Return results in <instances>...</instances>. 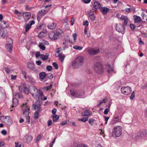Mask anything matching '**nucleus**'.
<instances>
[{
	"instance_id": "obj_1",
	"label": "nucleus",
	"mask_w": 147,
	"mask_h": 147,
	"mask_svg": "<svg viewBox=\"0 0 147 147\" xmlns=\"http://www.w3.org/2000/svg\"><path fill=\"white\" fill-rule=\"evenodd\" d=\"M29 92L32 96L36 100L40 99L45 100L47 99V98L43 96L42 92L40 90L37 89L35 86H31L30 88Z\"/></svg>"
},
{
	"instance_id": "obj_2",
	"label": "nucleus",
	"mask_w": 147,
	"mask_h": 147,
	"mask_svg": "<svg viewBox=\"0 0 147 147\" xmlns=\"http://www.w3.org/2000/svg\"><path fill=\"white\" fill-rule=\"evenodd\" d=\"M84 63V58L80 56L76 57L74 61H72L71 65L73 68L78 69L82 66Z\"/></svg>"
},
{
	"instance_id": "obj_3",
	"label": "nucleus",
	"mask_w": 147,
	"mask_h": 147,
	"mask_svg": "<svg viewBox=\"0 0 147 147\" xmlns=\"http://www.w3.org/2000/svg\"><path fill=\"white\" fill-rule=\"evenodd\" d=\"M22 108L24 110L23 115L24 116L26 117V121L28 123H30V117L28 115L29 113V107L26 105V103L23 104L22 106Z\"/></svg>"
},
{
	"instance_id": "obj_4",
	"label": "nucleus",
	"mask_w": 147,
	"mask_h": 147,
	"mask_svg": "<svg viewBox=\"0 0 147 147\" xmlns=\"http://www.w3.org/2000/svg\"><path fill=\"white\" fill-rule=\"evenodd\" d=\"M71 95L75 97L84 98L85 97V93L84 91L81 90L76 91V90L70 91Z\"/></svg>"
},
{
	"instance_id": "obj_5",
	"label": "nucleus",
	"mask_w": 147,
	"mask_h": 147,
	"mask_svg": "<svg viewBox=\"0 0 147 147\" xmlns=\"http://www.w3.org/2000/svg\"><path fill=\"white\" fill-rule=\"evenodd\" d=\"M13 96L15 97L14 98H13V105L12 106V107H16L18 104V100L16 98V97L20 99L22 98L23 97V96L21 94L16 92H15L13 94Z\"/></svg>"
},
{
	"instance_id": "obj_6",
	"label": "nucleus",
	"mask_w": 147,
	"mask_h": 147,
	"mask_svg": "<svg viewBox=\"0 0 147 147\" xmlns=\"http://www.w3.org/2000/svg\"><path fill=\"white\" fill-rule=\"evenodd\" d=\"M122 128L120 126L115 127L113 130V134L115 137H118L121 136L122 133Z\"/></svg>"
},
{
	"instance_id": "obj_7",
	"label": "nucleus",
	"mask_w": 147,
	"mask_h": 147,
	"mask_svg": "<svg viewBox=\"0 0 147 147\" xmlns=\"http://www.w3.org/2000/svg\"><path fill=\"white\" fill-rule=\"evenodd\" d=\"M85 51L90 55H94L100 52L98 49H96L88 47L86 48Z\"/></svg>"
},
{
	"instance_id": "obj_8",
	"label": "nucleus",
	"mask_w": 147,
	"mask_h": 147,
	"mask_svg": "<svg viewBox=\"0 0 147 147\" xmlns=\"http://www.w3.org/2000/svg\"><path fill=\"white\" fill-rule=\"evenodd\" d=\"M94 69L96 73L99 74L102 73L104 71L103 66L99 63H97L95 65Z\"/></svg>"
},
{
	"instance_id": "obj_9",
	"label": "nucleus",
	"mask_w": 147,
	"mask_h": 147,
	"mask_svg": "<svg viewBox=\"0 0 147 147\" xmlns=\"http://www.w3.org/2000/svg\"><path fill=\"white\" fill-rule=\"evenodd\" d=\"M1 119L2 122H4L8 125L11 124L12 121L9 116H1Z\"/></svg>"
},
{
	"instance_id": "obj_10",
	"label": "nucleus",
	"mask_w": 147,
	"mask_h": 147,
	"mask_svg": "<svg viewBox=\"0 0 147 147\" xmlns=\"http://www.w3.org/2000/svg\"><path fill=\"white\" fill-rule=\"evenodd\" d=\"M121 91L123 94L125 95H128L131 93L132 90L131 87L127 86L122 87L121 88Z\"/></svg>"
},
{
	"instance_id": "obj_11",
	"label": "nucleus",
	"mask_w": 147,
	"mask_h": 147,
	"mask_svg": "<svg viewBox=\"0 0 147 147\" xmlns=\"http://www.w3.org/2000/svg\"><path fill=\"white\" fill-rule=\"evenodd\" d=\"M13 40L11 38H8L7 40V43L6 48L9 52L12 51Z\"/></svg>"
},
{
	"instance_id": "obj_12",
	"label": "nucleus",
	"mask_w": 147,
	"mask_h": 147,
	"mask_svg": "<svg viewBox=\"0 0 147 147\" xmlns=\"http://www.w3.org/2000/svg\"><path fill=\"white\" fill-rule=\"evenodd\" d=\"M19 90L21 92L24 91L25 93L27 94L28 93L29 91L26 88V86L25 83H22L19 87Z\"/></svg>"
},
{
	"instance_id": "obj_13",
	"label": "nucleus",
	"mask_w": 147,
	"mask_h": 147,
	"mask_svg": "<svg viewBox=\"0 0 147 147\" xmlns=\"http://www.w3.org/2000/svg\"><path fill=\"white\" fill-rule=\"evenodd\" d=\"M120 19L121 20H124V22L122 25V29L124 30L125 29V26L127 24L129 19L126 16L124 15L120 17Z\"/></svg>"
},
{
	"instance_id": "obj_14",
	"label": "nucleus",
	"mask_w": 147,
	"mask_h": 147,
	"mask_svg": "<svg viewBox=\"0 0 147 147\" xmlns=\"http://www.w3.org/2000/svg\"><path fill=\"white\" fill-rule=\"evenodd\" d=\"M32 137L30 134L26 135L24 137L23 140L25 142L27 143H30L32 140Z\"/></svg>"
},
{
	"instance_id": "obj_15",
	"label": "nucleus",
	"mask_w": 147,
	"mask_h": 147,
	"mask_svg": "<svg viewBox=\"0 0 147 147\" xmlns=\"http://www.w3.org/2000/svg\"><path fill=\"white\" fill-rule=\"evenodd\" d=\"M23 16L25 21H27L31 17V14L29 12H24L23 14Z\"/></svg>"
},
{
	"instance_id": "obj_16",
	"label": "nucleus",
	"mask_w": 147,
	"mask_h": 147,
	"mask_svg": "<svg viewBox=\"0 0 147 147\" xmlns=\"http://www.w3.org/2000/svg\"><path fill=\"white\" fill-rule=\"evenodd\" d=\"M35 23L34 21H30L29 24L27 25L25 27L26 32H27L30 28L32 25L34 24Z\"/></svg>"
},
{
	"instance_id": "obj_17",
	"label": "nucleus",
	"mask_w": 147,
	"mask_h": 147,
	"mask_svg": "<svg viewBox=\"0 0 147 147\" xmlns=\"http://www.w3.org/2000/svg\"><path fill=\"white\" fill-rule=\"evenodd\" d=\"M106 69L109 74H111L113 71V69L112 68L111 65L109 64L106 65Z\"/></svg>"
},
{
	"instance_id": "obj_18",
	"label": "nucleus",
	"mask_w": 147,
	"mask_h": 147,
	"mask_svg": "<svg viewBox=\"0 0 147 147\" xmlns=\"http://www.w3.org/2000/svg\"><path fill=\"white\" fill-rule=\"evenodd\" d=\"M120 121V120L119 119V117L118 116H116L114 117V119L112 120L111 123L112 124H114L119 122Z\"/></svg>"
},
{
	"instance_id": "obj_19",
	"label": "nucleus",
	"mask_w": 147,
	"mask_h": 147,
	"mask_svg": "<svg viewBox=\"0 0 147 147\" xmlns=\"http://www.w3.org/2000/svg\"><path fill=\"white\" fill-rule=\"evenodd\" d=\"M56 26V24L54 22L49 23L47 25L48 27L51 30L55 28Z\"/></svg>"
},
{
	"instance_id": "obj_20",
	"label": "nucleus",
	"mask_w": 147,
	"mask_h": 147,
	"mask_svg": "<svg viewBox=\"0 0 147 147\" xmlns=\"http://www.w3.org/2000/svg\"><path fill=\"white\" fill-rule=\"evenodd\" d=\"M100 9L104 15H105L107 14L109 9L106 7H101L100 8Z\"/></svg>"
},
{
	"instance_id": "obj_21",
	"label": "nucleus",
	"mask_w": 147,
	"mask_h": 147,
	"mask_svg": "<svg viewBox=\"0 0 147 147\" xmlns=\"http://www.w3.org/2000/svg\"><path fill=\"white\" fill-rule=\"evenodd\" d=\"M91 113V112L88 110H86L84 112L82 113L81 115L82 116H87V117L90 116Z\"/></svg>"
},
{
	"instance_id": "obj_22",
	"label": "nucleus",
	"mask_w": 147,
	"mask_h": 147,
	"mask_svg": "<svg viewBox=\"0 0 147 147\" xmlns=\"http://www.w3.org/2000/svg\"><path fill=\"white\" fill-rule=\"evenodd\" d=\"M38 102L36 103V105H33V107L35 109H36L37 111H38L40 112L41 109L40 107V104L38 103Z\"/></svg>"
},
{
	"instance_id": "obj_23",
	"label": "nucleus",
	"mask_w": 147,
	"mask_h": 147,
	"mask_svg": "<svg viewBox=\"0 0 147 147\" xmlns=\"http://www.w3.org/2000/svg\"><path fill=\"white\" fill-rule=\"evenodd\" d=\"M134 20L135 23H139L141 20V18H140V17L137 16H134Z\"/></svg>"
},
{
	"instance_id": "obj_24",
	"label": "nucleus",
	"mask_w": 147,
	"mask_h": 147,
	"mask_svg": "<svg viewBox=\"0 0 147 147\" xmlns=\"http://www.w3.org/2000/svg\"><path fill=\"white\" fill-rule=\"evenodd\" d=\"M94 7L95 9H98L100 8V5L98 1H95L94 3Z\"/></svg>"
},
{
	"instance_id": "obj_25",
	"label": "nucleus",
	"mask_w": 147,
	"mask_h": 147,
	"mask_svg": "<svg viewBox=\"0 0 147 147\" xmlns=\"http://www.w3.org/2000/svg\"><path fill=\"white\" fill-rule=\"evenodd\" d=\"M27 65L28 67L31 69H34L35 68L34 65V63H28Z\"/></svg>"
},
{
	"instance_id": "obj_26",
	"label": "nucleus",
	"mask_w": 147,
	"mask_h": 147,
	"mask_svg": "<svg viewBox=\"0 0 147 147\" xmlns=\"http://www.w3.org/2000/svg\"><path fill=\"white\" fill-rule=\"evenodd\" d=\"M116 30L119 32H121L122 30L121 28H122V26L120 24H117L116 26Z\"/></svg>"
},
{
	"instance_id": "obj_27",
	"label": "nucleus",
	"mask_w": 147,
	"mask_h": 147,
	"mask_svg": "<svg viewBox=\"0 0 147 147\" xmlns=\"http://www.w3.org/2000/svg\"><path fill=\"white\" fill-rule=\"evenodd\" d=\"M1 26L2 28H5L8 26L7 22L5 21H3L1 22Z\"/></svg>"
},
{
	"instance_id": "obj_28",
	"label": "nucleus",
	"mask_w": 147,
	"mask_h": 147,
	"mask_svg": "<svg viewBox=\"0 0 147 147\" xmlns=\"http://www.w3.org/2000/svg\"><path fill=\"white\" fill-rule=\"evenodd\" d=\"M3 29L0 28V37L4 38L5 36V34H4Z\"/></svg>"
},
{
	"instance_id": "obj_29",
	"label": "nucleus",
	"mask_w": 147,
	"mask_h": 147,
	"mask_svg": "<svg viewBox=\"0 0 147 147\" xmlns=\"http://www.w3.org/2000/svg\"><path fill=\"white\" fill-rule=\"evenodd\" d=\"M49 55H44L41 54L40 57L43 60L45 61L48 59Z\"/></svg>"
},
{
	"instance_id": "obj_30",
	"label": "nucleus",
	"mask_w": 147,
	"mask_h": 147,
	"mask_svg": "<svg viewBox=\"0 0 147 147\" xmlns=\"http://www.w3.org/2000/svg\"><path fill=\"white\" fill-rule=\"evenodd\" d=\"M58 56H59L60 61L63 62L65 57V55L64 54H61L60 55H58Z\"/></svg>"
},
{
	"instance_id": "obj_31",
	"label": "nucleus",
	"mask_w": 147,
	"mask_h": 147,
	"mask_svg": "<svg viewBox=\"0 0 147 147\" xmlns=\"http://www.w3.org/2000/svg\"><path fill=\"white\" fill-rule=\"evenodd\" d=\"M46 76V74L45 73L42 72L40 73L39 74V77L41 79L43 80Z\"/></svg>"
},
{
	"instance_id": "obj_32",
	"label": "nucleus",
	"mask_w": 147,
	"mask_h": 147,
	"mask_svg": "<svg viewBox=\"0 0 147 147\" xmlns=\"http://www.w3.org/2000/svg\"><path fill=\"white\" fill-rule=\"evenodd\" d=\"M63 31L60 29H58L57 31L55 32V34L58 36H59L61 35L63 33Z\"/></svg>"
},
{
	"instance_id": "obj_33",
	"label": "nucleus",
	"mask_w": 147,
	"mask_h": 147,
	"mask_svg": "<svg viewBox=\"0 0 147 147\" xmlns=\"http://www.w3.org/2000/svg\"><path fill=\"white\" fill-rule=\"evenodd\" d=\"M45 33L43 32H41L38 34V36L40 38H42L45 36Z\"/></svg>"
},
{
	"instance_id": "obj_34",
	"label": "nucleus",
	"mask_w": 147,
	"mask_h": 147,
	"mask_svg": "<svg viewBox=\"0 0 147 147\" xmlns=\"http://www.w3.org/2000/svg\"><path fill=\"white\" fill-rule=\"evenodd\" d=\"M39 47L40 49L43 51L45 49V47L44 46L43 43H40L39 45Z\"/></svg>"
},
{
	"instance_id": "obj_35",
	"label": "nucleus",
	"mask_w": 147,
	"mask_h": 147,
	"mask_svg": "<svg viewBox=\"0 0 147 147\" xmlns=\"http://www.w3.org/2000/svg\"><path fill=\"white\" fill-rule=\"evenodd\" d=\"M39 111H37L34 113V118L35 119H37L38 118L39 113Z\"/></svg>"
},
{
	"instance_id": "obj_36",
	"label": "nucleus",
	"mask_w": 147,
	"mask_h": 147,
	"mask_svg": "<svg viewBox=\"0 0 147 147\" xmlns=\"http://www.w3.org/2000/svg\"><path fill=\"white\" fill-rule=\"evenodd\" d=\"M73 48L76 49L81 50L83 49V47H82L78 45H75L73 47Z\"/></svg>"
},
{
	"instance_id": "obj_37",
	"label": "nucleus",
	"mask_w": 147,
	"mask_h": 147,
	"mask_svg": "<svg viewBox=\"0 0 147 147\" xmlns=\"http://www.w3.org/2000/svg\"><path fill=\"white\" fill-rule=\"evenodd\" d=\"M88 119V117H86L81 119H78V120L80 121H82L83 122H85L87 121Z\"/></svg>"
},
{
	"instance_id": "obj_38",
	"label": "nucleus",
	"mask_w": 147,
	"mask_h": 147,
	"mask_svg": "<svg viewBox=\"0 0 147 147\" xmlns=\"http://www.w3.org/2000/svg\"><path fill=\"white\" fill-rule=\"evenodd\" d=\"M59 117L57 115H55L53 116V119L54 122L56 121L59 119Z\"/></svg>"
},
{
	"instance_id": "obj_39",
	"label": "nucleus",
	"mask_w": 147,
	"mask_h": 147,
	"mask_svg": "<svg viewBox=\"0 0 147 147\" xmlns=\"http://www.w3.org/2000/svg\"><path fill=\"white\" fill-rule=\"evenodd\" d=\"M49 38L52 39L54 40V32H51L49 35Z\"/></svg>"
},
{
	"instance_id": "obj_40",
	"label": "nucleus",
	"mask_w": 147,
	"mask_h": 147,
	"mask_svg": "<svg viewBox=\"0 0 147 147\" xmlns=\"http://www.w3.org/2000/svg\"><path fill=\"white\" fill-rule=\"evenodd\" d=\"M39 14L40 16H44L46 14V11L45 10H42L39 11Z\"/></svg>"
},
{
	"instance_id": "obj_41",
	"label": "nucleus",
	"mask_w": 147,
	"mask_h": 147,
	"mask_svg": "<svg viewBox=\"0 0 147 147\" xmlns=\"http://www.w3.org/2000/svg\"><path fill=\"white\" fill-rule=\"evenodd\" d=\"M27 78L28 79V80L31 82H34V80L33 79V78L30 76H28Z\"/></svg>"
},
{
	"instance_id": "obj_42",
	"label": "nucleus",
	"mask_w": 147,
	"mask_h": 147,
	"mask_svg": "<svg viewBox=\"0 0 147 147\" xmlns=\"http://www.w3.org/2000/svg\"><path fill=\"white\" fill-rule=\"evenodd\" d=\"M95 121V120L93 119H89L88 122L90 124L91 126H92L93 125L94 122Z\"/></svg>"
},
{
	"instance_id": "obj_43",
	"label": "nucleus",
	"mask_w": 147,
	"mask_h": 147,
	"mask_svg": "<svg viewBox=\"0 0 147 147\" xmlns=\"http://www.w3.org/2000/svg\"><path fill=\"white\" fill-rule=\"evenodd\" d=\"M47 77L49 78L50 79H52L53 78L52 74L51 73H49L46 75Z\"/></svg>"
},
{
	"instance_id": "obj_44",
	"label": "nucleus",
	"mask_w": 147,
	"mask_h": 147,
	"mask_svg": "<svg viewBox=\"0 0 147 147\" xmlns=\"http://www.w3.org/2000/svg\"><path fill=\"white\" fill-rule=\"evenodd\" d=\"M135 97V95L134 92L133 91L132 92L131 96L130 97V98L131 100H133Z\"/></svg>"
},
{
	"instance_id": "obj_45",
	"label": "nucleus",
	"mask_w": 147,
	"mask_h": 147,
	"mask_svg": "<svg viewBox=\"0 0 147 147\" xmlns=\"http://www.w3.org/2000/svg\"><path fill=\"white\" fill-rule=\"evenodd\" d=\"M91 20L94 21L95 20V16L94 15L89 16Z\"/></svg>"
},
{
	"instance_id": "obj_46",
	"label": "nucleus",
	"mask_w": 147,
	"mask_h": 147,
	"mask_svg": "<svg viewBox=\"0 0 147 147\" xmlns=\"http://www.w3.org/2000/svg\"><path fill=\"white\" fill-rule=\"evenodd\" d=\"M74 40V42H76V38L77 37V34L76 33L73 34H72Z\"/></svg>"
},
{
	"instance_id": "obj_47",
	"label": "nucleus",
	"mask_w": 147,
	"mask_h": 147,
	"mask_svg": "<svg viewBox=\"0 0 147 147\" xmlns=\"http://www.w3.org/2000/svg\"><path fill=\"white\" fill-rule=\"evenodd\" d=\"M109 111V108H107L105 110L104 113L105 115H107L108 113V112Z\"/></svg>"
},
{
	"instance_id": "obj_48",
	"label": "nucleus",
	"mask_w": 147,
	"mask_h": 147,
	"mask_svg": "<svg viewBox=\"0 0 147 147\" xmlns=\"http://www.w3.org/2000/svg\"><path fill=\"white\" fill-rule=\"evenodd\" d=\"M1 133L4 136L6 135L7 134L6 131L4 129L2 130L1 132Z\"/></svg>"
},
{
	"instance_id": "obj_49",
	"label": "nucleus",
	"mask_w": 147,
	"mask_h": 147,
	"mask_svg": "<svg viewBox=\"0 0 147 147\" xmlns=\"http://www.w3.org/2000/svg\"><path fill=\"white\" fill-rule=\"evenodd\" d=\"M76 147H87V146L84 144H80L78 145Z\"/></svg>"
},
{
	"instance_id": "obj_50",
	"label": "nucleus",
	"mask_w": 147,
	"mask_h": 147,
	"mask_svg": "<svg viewBox=\"0 0 147 147\" xmlns=\"http://www.w3.org/2000/svg\"><path fill=\"white\" fill-rule=\"evenodd\" d=\"M14 12L15 14L17 15L22 14V13L21 12H19L18 10L16 9L15 10Z\"/></svg>"
},
{
	"instance_id": "obj_51",
	"label": "nucleus",
	"mask_w": 147,
	"mask_h": 147,
	"mask_svg": "<svg viewBox=\"0 0 147 147\" xmlns=\"http://www.w3.org/2000/svg\"><path fill=\"white\" fill-rule=\"evenodd\" d=\"M46 69L48 71H50L52 69V67L51 66H47Z\"/></svg>"
},
{
	"instance_id": "obj_52",
	"label": "nucleus",
	"mask_w": 147,
	"mask_h": 147,
	"mask_svg": "<svg viewBox=\"0 0 147 147\" xmlns=\"http://www.w3.org/2000/svg\"><path fill=\"white\" fill-rule=\"evenodd\" d=\"M53 65L56 69H58V66L57 64L55 63H53Z\"/></svg>"
},
{
	"instance_id": "obj_53",
	"label": "nucleus",
	"mask_w": 147,
	"mask_h": 147,
	"mask_svg": "<svg viewBox=\"0 0 147 147\" xmlns=\"http://www.w3.org/2000/svg\"><path fill=\"white\" fill-rule=\"evenodd\" d=\"M22 145L20 143H15V147H21Z\"/></svg>"
},
{
	"instance_id": "obj_54",
	"label": "nucleus",
	"mask_w": 147,
	"mask_h": 147,
	"mask_svg": "<svg viewBox=\"0 0 147 147\" xmlns=\"http://www.w3.org/2000/svg\"><path fill=\"white\" fill-rule=\"evenodd\" d=\"M104 117L105 118V124H106L107 123V122L109 118V117H106L105 116H104Z\"/></svg>"
},
{
	"instance_id": "obj_55",
	"label": "nucleus",
	"mask_w": 147,
	"mask_h": 147,
	"mask_svg": "<svg viewBox=\"0 0 147 147\" xmlns=\"http://www.w3.org/2000/svg\"><path fill=\"white\" fill-rule=\"evenodd\" d=\"M71 20L70 21V22L71 24L72 25H74V18H71Z\"/></svg>"
},
{
	"instance_id": "obj_56",
	"label": "nucleus",
	"mask_w": 147,
	"mask_h": 147,
	"mask_svg": "<svg viewBox=\"0 0 147 147\" xmlns=\"http://www.w3.org/2000/svg\"><path fill=\"white\" fill-rule=\"evenodd\" d=\"M56 137H55V138H54V140H53V141L50 144V147H52L53 146L54 143L55 142V140H56Z\"/></svg>"
},
{
	"instance_id": "obj_57",
	"label": "nucleus",
	"mask_w": 147,
	"mask_h": 147,
	"mask_svg": "<svg viewBox=\"0 0 147 147\" xmlns=\"http://www.w3.org/2000/svg\"><path fill=\"white\" fill-rule=\"evenodd\" d=\"M88 14L89 15V16H92L94 15V12L92 11H90L88 12Z\"/></svg>"
},
{
	"instance_id": "obj_58",
	"label": "nucleus",
	"mask_w": 147,
	"mask_h": 147,
	"mask_svg": "<svg viewBox=\"0 0 147 147\" xmlns=\"http://www.w3.org/2000/svg\"><path fill=\"white\" fill-rule=\"evenodd\" d=\"M125 11L128 13L131 12V9L130 8H126L125 9Z\"/></svg>"
},
{
	"instance_id": "obj_59",
	"label": "nucleus",
	"mask_w": 147,
	"mask_h": 147,
	"mask_svg": "<svg viewBox=\"0 0 147 147\" xmlns=\"http://www.w3.org/2000/svg\"><path fill=\"white\" fill-rule=\"evenodd\" d=\"M67 122L66 121H64L61 122L60 124L62 125H63L66 124Z\"/></svg>"
},
{
	"instance_id": "obj_60",
	"label": "nucleus",
	"mask_w": 147,
	"mask_h": 147,
	"mask_svg": "<svg viewBox=\"0 0 147 147\" xmlns=\"http://www.w3.org/2000/svg\"><path fill=\"white\" fill-rule=\"evenodd\" d=\"M48 124L47 125L48 126H50L52 124V121L51 120H49L47 122Z\"/></svg>"
},
{
	"instance_id": "obj_61",
	"label": "nucleus",
	"mask_w": 147,
	"mask_h": 147,
	"mask_svg": "<svg viewBox=\"0 0 147 147\" xmlns=\"http://www.w3.org/2000/svg\"><path fill=\"white\" fill-rule=\"evenodd\" d=\"M40 53L39 52H37L35 54V56L36 57H38L39 56H40Z\"/></svg>"
},
{
	"instance_id": "obj_62",
	"label": "nucleus",
	"mask_w": 147,
	"mask_h": 147,
	"mask_svg": "<svg viewBox=\"0 0 147 147\" xmlns=\"http://www.w3.org/2000/svg\"><path fill=\"white\" fill-rule=\"evenodd\" d=\"M61 51V49H60V48H57L56 49V52L57 53L60 54Z\"/></svg>"
},
{
	"instance_id": "obj_63",
	"label": "nucleus",
	"mask_w": 147,
	"mask_h": 147,
	"mask_svg": "<svg viewBox=\"0 0 147 147\" xmlns=\"http://www.w3.org/2000/svg\"><path fill=\"white\" fill-rule=\"evenodd\" d=\"M36 63L37 65H40L41 64V62L40 61H36Z\"/></svg>"
},
{
	"instance_id": "obj_64",
	"label": "nucleus",
	"mask_w": 147,
	"mask_h": 147,
	"mask_svg": "<svg viewBox=\"0 0 147 147\" xmlns=\"http://www.w3.org/2000/svg\"><path fill=\"white\" fill-rule=\"evenodd\" d=\"M4 70L7 73H9L10 72V70L7 68H5Z\"/></svg>"
}]
</instances>
